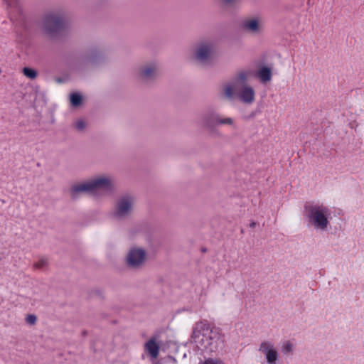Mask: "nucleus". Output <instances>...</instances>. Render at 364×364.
I'll return each instance as SVG.
<instances>
[{
	"label": "nucleus",
	"instance_id": "obj_7",
	"mask_svg": "<svg viewBox=\"0 0 364 364\" xmlns=\"http://www.w3.org/2000/svg\"><path fill=\"white\" fill-rule=\"evenodd\" d=\"M202 126L205 129H213L220 125L235 127L234 119L231 117H223L215 112L205 114L201 118Z\"/></svg>",
	"mask_w": 364,
	"mask_h": 364
},
{
	"label": "nucleus",
	"instance_id": "obj_8",
	"mask_svg": "<svg viewBox=\"0 0 364 364\" xmlns=\"http://www.w3.org/2000/svg\"><path fill=\"white\" fill-rule=\"evenodd\" d=\"M242 30L250 35H260L264 30V21L259 15L245 18L241 22Z\"/></svg>",
	"mask_w": 364,
	"mask_h": 364
},
{
	"label": "nucleus",
	"instance_id": "obj_19",
	"mask_svg": "<svg viewBox=\"0 0 364 364\" xmlns=\"http://www.w3.org/2000/svg\"><path fill=\"white\" fill-rule=\"evenodd\" d=\"M200 364H225L223 360L215 358H207L204 361L200 363Z\"/></svg>",
	"mask_w": 364,
	"mask_h": 364
},
{
	"label": "nucleus",
	"instance_id": "obj_2",
	"mask_svg": "<svg viewBox=\"0 0 364 364\" xmlns=\"http://www.w3.org/2000/svg\"><path fill=\"white\" fill-rule=\"evenodd\" d=\"M216 54V43L214 41L205 39L199 41L194 48L193 59L201 65L212 62Z\"/></svg>",
	"mask_w": 364,
	"mask_h": 364
},
{
	"label": "nucleus",
	"instance_id": "obj_5",
	"mask_svg": "<svg viewBox=\"0 0 364 364\" xmlns=\"http://www.w3.org/2000/svg\"><path fill=\"white\" fill-rule=\"evenodd\" d=\"M147 258V252L144 247L132 246L127 253L125 263L129 269H139L145 265Z\"/></svg>",
	"mask_w": 364,
	"mask_h": 364
},
{
	"label": "nucleus",
	"instance_id": "obj_11",
	"mask_svg": "<svg viewBox=\"0 0 364 364\" xmlns=\"http://www.w3.org/2000/svg\"><path fill=\"white\" fill-rule=\"evenodd\" d=\"M259 350L264 355L268 364H277L279 360V353L274 345L269 341H262Z\"/></svg>",
	"mask_w": 364,
	"mask_h": 364
},
{
	"label": "nucleus",
	"instance_id": "obj_27",
	"mask_svg": "<svg viewBox=\"0 0 364 364\" xmlns=\"http://www.w3.org/2000/svg\"><path fill=\"white\" fill-rule=\"evenodd\" d=\"M56 82L58 83H60L63 82V80L60 78H58V79H56Z\"/></svg>",
	"mask_w": 364,
	"mask_h": 364
},
{
	"label": "nucleus",
	"instance_id": "obj_23",
	"mask_svg": "<svg viewBox=\"0 0 364 364\" xmlns=\"http://www.w3.org/2000/svg\"><path fill=\"white\" fill-rule=\"evenodd\" d=\"M75 127H76V129L77 130L82 131L86 127V124H85V122L83 120L80 119V120L76 122Z\"/></svg>",
	"mask_w": 364,
	"mask_h": 364
},
{
	"label": "nucleus",
	"instance_id": "obj_16",
	"mask_svg": "<svg viewBox=\"0 0 364 364\" xmlns=\"http://www.w3.org/2000/svg\"><path fill=\"white\" fill-rule=\"evenodd\" d=\"M256 76L263 84L269 82L272 77V69L267 66H262L257 71Z\"/></svg>",
	"mask_w": 364,
	"mask_h": 364
},
{
	"label": "nucleus",
	"instance_id": "obj_1",
	"mask_svg": "<svg viewBox=\"0 0 364 364\" xmlns=\"http://www.w3.org/2000/svg\"><path fill=\"white\" fill-rule=\"evenodd\" d=\"M305 211L309 223L315 230L325 231L328 229L331 213L326 206L322 204H307L305 205Z\"/></svg>",
	"mask_w": 364,
	"mask_h": 364
},
{
	"label": "nucleus",
	"instance_id": "obj_10",
	"mask_svg": "<svg viewBox=\"0 0 364 364\" xmlns=\"http://www.w3.org/2000/svg\"><path fill=\"white\" fill-rule=\"evenodd\" d=\"M64 23L63 18L57 14H46L43 19V29L49 35L53 34L60 30Z\"/></svg>",
	"mask_w": 364,
	"mask_h": 364
},
{
	"label": "nucleus",
	"instance_id": "obj_25",
	"mask_svg": "<svg viewBox=\"0 0 364 364\" xmlns=\"http://www.w3.org/2000/svg\"><path fill=\"white\" fill-rule=\"evenodd\" d=\"M10 6L14 5L18 0H5Z\"/></svg>",
	"mask_w": 364,
	"mask_h": 364
},
{
	"label": "nucleus",
	"instance_id": "obj_21",
	"mask_svg": "<svg viewBox=\"0 0 364 364\" xmlns=\"http://www.w3.org/2000/svg\"><path fill=\"white\" fill-rule=\"evenodd\" d=\"M48 264V261L45 258L41 259L38 262H36L33 266L37 269L43 268Z\"/></svg>",
	"mask_w": 364,
	"mask_h": 364
},
{
	"label": "nucleus",
	"instance_id": "obj_17",
	"mask_svg": "<svg viewBox=\"0 0 364 364\" xmlns=\"http://www.w3.org/2000/svg\"><path fill=\"white\" fill-rule=\"evenodd\" d=\"M23 74L28 78L31 80H34L38 76V73L35 69L31 68H23L22 70Z\"/></svg>",
	"mask_w": 364,
	"mask_h": 364
},
{
	"label": "nucleus",
	"instance_id": "obj_14",
	"mask_svg": "<svg viewBox=\"0 0 364 364\" xmlns=\"http://www.w3.org/2000/svg\"><path fill=\"white\" fill-rule=\"evenodd\" d=\"M70 195L73 198H77L82 193H90L94 196L89 180L73 185L70 188Z\"/></svg>",
	"mask_w": 364,
	"mask_h": 364
},
{
	"label": "nucleus",
	"instance_id": "obj_3",
	"mask_svg": "<svg viewBox=\"0 0 364 364\" xmlns=\"http://www.w3.org/2000/svg\"><path fill=\"white\" fill-rule=\"evenodd\" d=\"M251 73L252 72L250 70H241L237 71L232 81L225 83L223 86V96L227 100H233L235 97V87H242L244 86V85H248L247 81Z\"/></svg>",
	"mask_w": 364,
	"mask_h": 364
},
{
	"label": "nucleus",
	"instance_id": "obj_24",
	"mask_svg": "<svg viewBox=\"0 0 364 364\" xmlns=\"http://www.w3.org/2000/svg\"><path fill=\"white\" fill-rule=\"evenodd\" d=\"M241 0H221V1L226 6H233L239 3Z\"/></svg>",
	"mask_w": 364,
	"mask_h": 364
},
{
	"label": "nucleus",
	"instance_id": "obj_20",
	"mask_svg": "<svg viewBox=\"0 0 364 364\" xmlns=\"http://www.w3.org/2000/svg\"><path fill=\"white\" fill-rule=\"evenodd\" d=\"M294 346L290 342H287L283 346V353H291L293 352Z\"/></svg>",
	"mask_w": 364,
	"mask_h": 364
},
{
	"label": "nucleus",
	"instance_id": "obj_26",
	"mask_svg": "<svg viewBox=\"0 0 364 364\" xmlns=\"http://www.w3.org/2000/svg\"><path fill=\"white\" fill-rule=\"evenodd\" d=\"M255 225H256V223H255V222H252V223H250V226L251 228H254V227H255Z\"/></svg>",
	"mask_w": 364,
	"mask_h": 364
},
{
	"label": "nucleus",
	"instance_id": "obj_18",
	"mask_svg": "<svg viewBox=\"0 0 364 364\" xmlns=\"http://www.w3.org/2000/svg\"><path fill=\"white\" fill-rule=\"evenodd\" d=\"M70 101L73 107H77L82 102V96L78 93H72L70 95Z\"/></svg>",
	"mask_w": 364,
	"mask_h": 364
},
{
	"label": "nucleus",
	"instance_id": "obj_6",
	"mask_svg": "<svg viewBox=\"0 0 364 364\" xmlns=\"http://www.w3.org/2000/svg\"><path fill=\"white\" fill-rule=\"evenodd\" d=\"M198 343L201 348L207 351L215 352L222 347L223 341L220 334L216 331L206 328Z\"/></svg>",
	"mask_w": 364,
	"mask_h": 364
},
{
	"label": "nucleus",
	"instance_id": "obj_22",
	"mask_svg": "<svg viewBox=\"0 0 364 364\" xmlns=\"http://www.w3.org/2000/svg\"><path fill=\"white\" fill-rule=\"evenodd\" d=\"M37 317L34 314H29L26 318L28 324L34 325L36 323Z\"/></svg>",
	"mask_w": 364,
	"mask_h": 364
},
{
	"label": "nucleus",
	"instance_id": "obj_13",
	"mask_svg": "<svg viewBox=\"0 0 364 364\" xmlns=\"http://www.w3.org/2000/svg\"><path fill=\"white\" fill-rule=\"evenodd\" d=\"M159 65L156 63H151L140 68L139 77L144 81L154 79L158 75Z\"/></svg>",
	"mask_w": 364,
	"mask_h": 364
},
{
	"label": "nucleus",
	"instance_id": "obj_9",
	"mask_svg": "<svg viewBox=\"0 0 364 364\" xmlns=\"http://www.w3.org/2000/svg\"><path fill=\"white\" fill-rule=\"evenodd\" d=\"M94 196L100 189L112 191L114 188V178L109 174H100L88 179Z\"/></svg>",
	"mask_w": 364,
	"mask_h": 364
},
{
	"label": "nucleus",
	"instance_id": "obj_15",
	"mask_svg": "<svg viewBox=\"0 0 364 364\" xmlns=\"http://www.w3.org/2000/svg\"><path fill=\"white\" fill-rule=\"evenodd\" d=\"M144 350L153 360H155L159 357L160 346L157 343L156 337H151L144 343Z\"/></svg>",
	"mask_w": 364,
	"mask_h": 364
},
{
	"label": "nucleus",
	"instance_id": "obj_4",
	"mask_svg": "<svg viewBox=\"0 0 364 364\" xmlns=\"http://www.w3.org/2000/svg\"><path fill=\"white\" fill-rule=\"evenodd\" d=\"M135 198L132 195L126 194L119 197L115 203L113 215L118 220L129 218L134 210Z\"/></svg>",
	"mask_w": 364,
	"mask_h": 364
},
{
	"label": "nucleus",
	"instance_id": "obj_12",
	"mask_svg": "<svg viewBox=\"0 0 364 364\" xmlns=\"http://www.w3.org/2000/svg\"><path fill=\"white\" fill-rule=\"evenodd\" d=\"M235 97L245 104L250 105L255 100V91L251 85H244V86L235 87Z\"/></svg>",
	"mask_w": 364,
	"mask_h": 364
}]
</instances>
